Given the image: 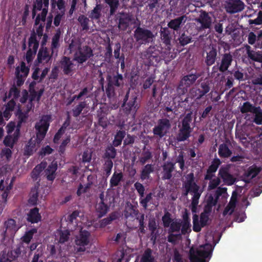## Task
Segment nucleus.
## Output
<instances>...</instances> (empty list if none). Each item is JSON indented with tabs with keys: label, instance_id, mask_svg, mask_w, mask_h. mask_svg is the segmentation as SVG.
Here are the masks:
<instances>
[{
	"label": "nucleus",
	"instance_id": "obj_1",
	"mask_svg": "<svg viewBox=\"0 0 262 262\" xmlns=\"http://www.w3.org/2000/svg\"><path fill=\"white\" fill-rule=\"evenodd\" d=\"M192 112L187 113L178 125L179 130L176 136V139L178 142L186 141L191 136V134L193 130V127H191V123L192 121Z\"/></svg>",
	"mask_w": 262,
	"mask_h": 262
},
{
	"label": "nucleus",
	"instance_id": "obj_2",
	"mask_svg": "<svg viewBox=\"0 0 262 262\" xmlns=\"http://www.w3.org/2000/svg\"><path fill=\"white\" fill-rule=\"evenodd\" d=\"M107 84L105 93L108 98H111L115 95V87L119 88L123 84V77L121 74L117 71L116 74H108L106 76Z\"/></svg>",
	"mask_w": 262,
	"mask_h": 262
},
{
	"label": "nucleus",
	"instance_id": "obj_3",
	"mask_svg": "<svg viewBox=\"0 0 262 262\" xmlns=\"http://www.w3.org/2000/svg\"><path fill=\"white\" fill-rule=\"evenodd\" d=\"M204 249L194 250L192 248L190 250L189 259L190 262H208L206 258H210L212 255V247L210 244L204 246Z\"/></svg>",
	"mask_w": 262,
	"mask_h": 262
},
{
	"label": "nucleus",
	"instance_id": "obj_4",
	"mask_svg": "<svg viewBox=\"0 0 262 262\" xmlns=\"http://www.w3.org/2000/svg\"><path fill=\"white\" fill-rule=\"evenodd\" d=\"M99 199L96 204L95 208L98 217L101 218L109 211L114 199H112L110 195H105L103 192L100 193Z\"/></svg>",
	"mask_w": 262,
	"mask_h": 262
},
{
	"label": "nucleus",
	"instance_id": "obj_5",
	"mask_svg": "<svg viewBox=\"0 0 262 262\" xmlns=\"http://www.w3.org/2000/svg\"><path fill=\"white\" fill-rule=\"evenodd\" d=\"M51 119L50 115H43L39 121L36 123L35 128L36 131V138L38 143H40L45 137L50 126Z\"/></svg>",
	"mask_w": 262,
	"mask_h": 262
},
{
	"label": "nucleus",
	"instance_id": "obj_6",
	"mask_svg": "<svg viewBox=\"0 0 262 262\" xmlns=\"http://www.w3.org/2000/svg\"><path fill=\"white\" fill-rule=\"evenodd\" d=\"M134 38L140 45H146L151 42L155 37L153 33L147 29L138 26L134 31Z\"/></svg>",
	"mask_w": 262,
	"mask_h": 262
},
{
	"label": "nucleus",
	"instance_id": "obj_7",
	"mask_svg": "<svg viewBox=\"0 0 262 262\" xmlns=\"http://www.w3.org/2000/svg\"><path fill=\"white\" fill-rule=\"evenodd\" d=\"M91 233L86 230L81 229L75 239L77 253L83 252L86 250L85 246L90 243Z\"/></svg>",
	"mask_w": 262,
	"mask_h": 262
},
{
	"label": "nucleus",
	"instance_id": "obj_8",
	"mask_svg": "<svg viewBox=\"0 0 262 262\" xmlns=\"http://www.w3.org/2000/svg\"><path fill=\"white\" fill-rule=\"evenodd\" d=\"M199 74H190L184 76L180 80L177 88V92L179 95H184L187 92L188 88L192 85L200 77Z\"/></svg>",
	"mask_w": 262,
	"mask_h": 262
},
{
	"label": "nucleus",
	"instance_id": "obj_9",
	"mask_svg": "<svg viewBox=\"0 0 262 262\" xmlns=\"http://www.w3.org/2000/svg\"><path fill=\"white\" fill-rule=\"evenodd\" d=\"M28 46L29 49L26 53L25 59L27 63H29L33 60L39 47V41L37 39L34 31L31 33L28 40Z\"/></svg>",
	"mask_w": 262,
	"mask_h": 262
},
{
	"label": "nucleus",
	"instance_id": "obj_10",
	"mask_svg": "<svg viewBox=\"0 0 262 262\" xmlns=\"http://www.w3.org/2000/svg\"><path fill=\"white\" fill-rule=\"evenodd\" d=\"M171 127L169 120L167 118L160 119L158 121L157 125L152 129V133L159 139L162 138L168 132Z\"/></svg>",
	"mask_w": 262,
	"mask_h": 262
},
{
	"label": "nucleus",
	"instance_id": "obj_11",
	"mask_svg": "<svg viewBox=\"0 0 262 262\" xmlns=\"http://www.w3.org/2000/svg\"><path fill=\"white\" fill-rule=\"evenodd\" d=\"M93 56V50L90 47L86 45L78 48V51L74 55V59L79 64H82Z\"/></svg>",
	"mask_w": 262,
	"mask_h": 262
},
{
	"label": "nucleus",
	"instance_id": "obj_12",
	"mask_svg": "<svg viewBox=\"0 0 262 262\" xmlns=\"http://www.w3.org/2000/svg\"><path fill=\"white\" fill-rule=\"evenodd\" d=\"M186 180L183 183V187L184 192L183 196H187L189 193H192L199 191L200 186L195 182L194 173L190 172L187 174L186 177Z\"/></svg>",
	"mask_w": 262,
	"mask_h": 262
},
{
	"label": "nucleus",
	"instance_id": "obj_13",
	"mask_svg": "<svg viewBox=\"0 0 262 262\" xmlns=\"http://www.w3.org/2000/svg\"><path fill=\"white\" fill-rule=\"evenodd\" d=\"M130 91L128 90L125 95L122 107L126 114H129L132 111L135 113L137 111L139 107L138 104H136L137 100V96L135 95L129 96Z\"/></svg>",
	"mask_w": 262,
	"mask_h": 262
},
{
	"label": "nucleus",
	"instance_id": "obj_14",
	"mask_svg": "<svg viewBox=\"0 0 262 262\" xmlns=\"http://www.w3.org/2000/svg\"><path fill=\"white\" fill-rule=\"evenodd\" d=\"M230 166L229 165H225L221 167L219 169L218 176L223 180V182L227 185H233L235 182V178L230 173Z\"/></svg>",
	"mask_w": 262,
	"mask_h": 262
},
{
	"label": "nucleus",
	"instance_id": "obj_15",
	"mask_svg": "<svg viewBox=\"0 0 262 262\" xmlns=\"http://www.w3.org/2000/svg\"><path fill=\"white\" fill-rule=\"evenodd\" d=\"M115 17L118 28L121 31L126 30L132 20V15L123 12L117 14Z\"/></svg>",
	"mask_w": 262,
	"mask_h": 262
},
{
	"label": "nucleus",
	"instance_id": "obj_16",
	"mask_svg": "<svg viewBox=\"0 0 262 262\" xmlns=\"http://www.w3.org/2000/svg\"><path fill=\"white\" fill-rule=\"evenodd\" d=\"M206 54L204 62L207 67L214 64L217 59V50L215 45H210L205 50Z\"/></svg>",
	"mask_w": 262,
	"mask_h": 262
},
{
	"label": "nucleus",
	"instance_id": "obj_17",
	"mask_svg": "<svg viewBox=\"0 0 262 262\" xmlns=\"http://www.w3.org/2000/svg\"><path fill=\"white\" fill-rule=\"evenodd\" d=\"M233 61V56L230 52L222 54L219 60L216 62L217 65L220 66V72L224 73L228 71Z\"/></svg>",
	"mask_w": 262,
	"mask_h": 262
},
{
	"label": "nucleus",
	"instance_id": "obj_18",
	"mask_svg": "<svg viewBox=\"0 0 262 262\" xmlns=\"http://www.w3.org/2000/svg\"><path fill=\"white\" fill-rule=\"evenodd\" d=\"M193 230L199 232L202 228L206 226L209 221V215L201 213L200 214V221L199 223V216L196 214L193 215Z\"/></svg>",
	"mask_w": 262,
	"mask_h": 262
},
{
	"label": "nucleus",
	"instance_id": "obj_19",
	"mask_svg": "<svg viewBox=\"0 0 262 262\" xmlns=\"http://www.w3.org/2000/svg\"><path fill=\"white\" fill-rule=\"evenodd\" d=\"M196 21L201 25L199 27V31L210 29L212 20L208 13L206 11H202L199 17L196 19Z\"/></svg>",
	"mask_w": 262,
	"mask_h": 262
},
{
	"label": "nucleus",
	"instance_id": "obj_20",
	"mask_svg": "<svg viewBox=\"0 0 262 262\" xmlns=\"http://www.w3.org/2000/svg\"><path fill=\"white\" fill-rule=\"evenodd\" d=\"M245 4L241 0H228L226 2L225 9L230 14H234L244 10Z\"/></svg>",
	"mask_w": 262,
	"mask_h": 262
},
{
	"label": "nucleus",
	"instance_id": "obj_21",
	"mask_svg": "<svg viewBox=\"0 0 262 262\" xmlns=\"http://www.w3.org/2000/svg\"><path fill=\"white\" fill-rule=\"evenodd\" d=\"M60 68L64 75H70L73 72L74 63L70 58L63 56L60 61Z\"/></svg>",
	"mask_w": 262,
	"mask_h": 262
},
{
	"label": "nucleus",
	"instance_id": "obj_22",
	"mask_svg": "<svg viewBox=\"0 0 262 262\" xmlns=\"http://www.w3.org/2000/svg\"><path fill=\"white\" fill-rule=\"evenodd\" d=\"M54 54L49 53L48 49L46 47H41L39 50L37 56V61L39 63L43 62L48 63L52 59Z\"/></svg>",
	"mask_w": 262,
	"mask_h": 262
},
{
	"label": "nucleus",
	"instance_id": "obj_23",
	"mask_svg": "<svg viewBox=\"0 0 262 262\" xmlns=\"http://www.w3.org/2000/svg\"><path fill=\"white\" fill-rule=\"evenodd\" d=\"M186 16L185 15H183L170 20L168 23L167 26L168 28L177 31L186 23Z\"/></svg>",
	"mask_w": 262,
	"mask_h": 262
},
{
	"label": "nucleus",
	"instance_id": "obj_24",
	"mask_svg": "<svg viewBox=\"0 0 262 262\" xmlns=\"http://www.w3.org/2000/svg\"><path fill=\"white\" fill-rule=\"evenodd\" d=\"M175 168V163L167 162L162 166L163 171L162 179L163 180H170L172 176V172Z\"/></svg>",
	"mask_w": 262,
	"mask_h": 262
},
{
	"label": "nucleus",
	"instance_id": "obj_25",
	"mask_svg": "<svg viewBox=\"0 0 262 262\" xmlns=\"http://www.w3.org/2000/svg\"><path fill=\"white\" fill-rule=\"evenodd\" d=\"M61 32L60 29H58L52 38L51 50L52 52V54L55 53L56 55H57L58 49L60 46V39L61 37Z\"/></svg>",
	"mask_w": 262,
	"mask_h": 262
},
{
	"label": "nucleus",
	"instance_id": "obj_26",
	"mask_svg": "<svg viewBox=\"0 0 262 262\" xmlns=\"http://www.w3.org/2000/svg\"><path fill=\"white\" fill-rule=\"evenodd\" d=\"M39 209L37 207L31 209L27 214V221L32 224L37 223L41 220V216L39 212Z\"/></svg>",
	"mask_w": 262,
	"mask_h": 262
},
{
	"label": "nucleus",
	"instance_id": "obj_27",
	"mask_svg": "<svg viewBox=\"0 0 262 262\" xmlns=\"http://www.w3.org/2000/svg\"><path fill=\"white\" fill-rule=\"evenodd\" d=\"M39 185H40L38 182L37 184L35 185V186L31 190L28 200V203L30 205L35 206L37 204L39 196Z\"/></svg>",
	"mask_w": 262,
	"mask_h": 262
},
{
	"label": "nucleus",
	"instance_id": "obj_28",
	"mask_svg": "<svg viewBox=\"0 0 262 262\" xmlns=\"http://www.w3.org/2000/svg\"><path fill=\"white\" fill-rule=\"evenodd\" d=\"M40 143H38L36 138L33 140L30 139L24 148V154L25 156H30L36 150V146H38Z\"/></svg>",
	"mask_w": 262,
	"mask_h": 262
},
{
	"label": "nucleus",
	"instance_id": "obj_29",
	"mask_svg": "<svg viewBox=\"0 0 262 262\" xmlns=\"http://www.w3.org/2000/svg\"><path fill=\"white\" fill-rule=\"evenodd\" d=\"M57 162H52L49 165L45 172L47 177V179L50 181H53L55 179V172L57 169Z\"/></svg>",
	"mask_w": 262,
	"mask_h": 262
},
{
	"label": "nucleus",
	"instance_id": "obj_30",
	"mask_svg": "<svg viewBox=\"0 0 262 262\" xmlns=\"http://www.w3.org/2000/svg\"><path fill=\"white\" fill-rule=\"evenodd\" d=\"M160 35L163 42L167 48L170 50L171 40L170 31L167 28H162L160 31Z\"/></svg>",
	"mask_w": 262,
	"mask_h": 262
},
{
	"label": "nucleus",
	"instance_id": "obj_31",
	"mask_svg": "<svg viewBox=\"0 0 262 262\" xmlns=\"http://www.w3.org/2000/svg\"><path fill=\"white\" fill-rule=\"evenodd\" d=\"M144 56L150 62L159 59V51L154 46L149 47L145 51Z\"/></svg>",
	"mask_w": 262,
	"mask_h": 262
},
{
	"label": "nucleus",
	"instance_id": "obj_32",
	"mask_svg": "<svg viewBox=\"0 0 262 262\" xmlns=\"http://www.w3.org/2000/svg\"><path fill=\"white\" fill-rule=\"evenodd\" d=\"M210 90L209 84L207 82H202L200 84V88L196 90L195 96L196 99L200 100L204 95L208 93Z\"/></svg>",
	"mask_w": 262,
	"mask_h": 262
},
{
	"label": "nucleus",
	"instance_id": "obj_33",
	"mask_svg": "<svg viewBox=\"0 0 262 262\" xmlns=\"http://www.w3.org/2000/svg\"><path fill=\"white\" fill-rule=\"evenodd\" d=\"M123 180V174L122 172L115 171L110 181V186L114 188L118 186Z\"/></svg>",
	"mask_w": 262,
	"mask_h": 262
},
{
	"label": "nucleus",
	"instance_id": "obj_34",
	"mask_svg": "<svg viewBox=\"0 0 262 262\" xmlns=\"http://www.w3.org/2000/svg\"><path fill=\"white\" fill-rule=\"evenodd\" d=\"M245 48L248 58L254 61H260L262 56L259 52H256L251 49L249 45H246Z\"/></svg>",
	"mask_w": 262,
	"mask_h": 262
},
{
	"label": "nucleus",
	"instance_id": "obj_35",
	"mask_svg": "<svg viewBox=\"0 0 262 262\" xmlns=\"http://www.w3.org/2000/svg\"><path fill=\"white\" fill-rule=\"evenodd\" d=\"M152 253V249L149 248H146L141 256L140 262H155V258Z\"/></svg>",
	"mask_w": 262,
	"mask_h": 262
},
{
	"label": "nucleus",
	"instance_id": "obj_36",
	"mask_svg": "<svg viewBox=\"0 0 262 262\" xmlns=\"http://www.w3.org/2000/svg\"><path fill=\"white\" fill-rule=\"evenodd\" d=\"M102 8L101 4H97L92 10L89 12V17L92 20H99L101 16Z\"/></svg>",
	"mask_w": 262,
	"mask_h": 262
},
{
	"label": "nucleus",
	"instance_id": "obj_37",
	"mask_svg": "<svg viewBox=\"0 0 262 262\" xmlns=\"http://www.w3.org/2000/svg\"><path fill=\"white\" fill-rule=\"evenodd\" d=\"M260 110V107H255L249 102L247 101L243 103L240 111L242 114L247 113H257Z\"/></svg>",
	"mask_w": 262,
	"mask_h": 262
},
{
	"label": "nucleus",
	"instance_id": "obj_38",
	"mask_svg": "<svg viewBox=\"0 0 262 262\" xmlns=\"http://www.w3.org/2000/svg\"><path fill=\"white\" fill-rule=\"evenodd\" d=\"M154 170L153 165L152 164H147L145 165L141 171L140 179L144 181L147 180L150 177V174Z\"/></svg>",
	"mask_w": 262,
	"mask_h": 262
},
{
	"label": "nucleus",
	"instance_id": "obj_39",
	"mask_svg": "<svg viewBox=\"0 0 262 262\" xmlns=\"http://www.w3.org/2000/svg\"><path fill=\"white\" fill-rule=\"evenodd\" d=\"M218 154L221 158H228L232 155V151L229 148L228 145L225 143L220 145Z\"/></svg>",
	"mask_w": 262,
	"mask_h": 262
},
{
	"label": "nucleus",
	"instance_id": "obj_40",
	"mask_svg": "<svg viewBox=\"0 0 262 262\" xmlns=\"http://www.w3.org/2000/svg\"><path fill=\"white\" fill-rule=\"evenodd\" d=\"M87 106L85 101H80L72 110V113L73 117H78L81 114L83 110Z\"/></svg>",
	"mask_w": 262,
	"mask_h": 262
},
{
	"label": "nucleus",
	"instance_id": "obj_41",
	"mask_svg": "<svg viewBox=\"0 0 262 262\" xmlns=\"http://www.w3.org/2000/svg\"><path fill=\"white\" fill-rule=\"evenodd\" d=\"M193 194L191 203V210L192 213H196L197 207L199 204V200L202 193V191H198L192 192Z\"/></svg>",
	"mask_w": 262,
	"mask_h": 262
},
{
	"label": "nucleus",
	"instance_id": "obj_42",
	"mask_svg": "<svg viewBox=\"0 0 262 262\" xmlns=\"http://www.w3.org/2000/svg\"><path fill=\"white\" fill-rule=\"evenodd\" d=\"M117 214L116 212H112L108 217L99 221L100 227L104 228L107 225L111 224L113 221L117 219Z\"/></svg>",
	"mask_w": 262,
	"mask_h": 262
},
{
	"label": "nucleus",
	"instance_id": "obj_43",
	"mask_svg": "<svg viewBox=\"0 0 262 262\" xmlns=\"http://www.w3.org/2000/svg\"><path fill=\"white\" fill-rule=\"evenodd\" d=\"M4 227L6 230L11 234H13L17 230L16 222L14 219H9L4 223Z\"/></svg>",
	"mask_w": 262,
	"mask_h": 262
},
{
	"label": "nucleus",
	"instance_id": "obj_44",
	"mask_svg": "<svg viewBox=\"0 0 262 262\" xmlns=\"http://www.w3.org/2000/svg\"><path fill=\"white\" fill-rule=\"evenodd\" d=\"M125 135L126 133L124 130H119L117 131L113 141V146L115 147L120 146L121 144L122 140L124 138Z\"/></svg>",
	"mask_w": 262,
	"mask_h": 262
},
{
	"label": "nucleus",
	"instance_id": "obj_45",
	"mask_svg": "<svg viewBox=\"0 0 262 262\" xmlns=\"http://www.w3.org/2000/svg\"><path fill=\"white\" fill-rule=\"evenodd\" d=\"M104 2L107 4L110 8L109 12L110 15H114L119 6V0H104Z\"/></svg>",
	"mask_w": 262,
	"mask_h": 262
},
{
	"label": "nucleus",
	"instance_id": "obj_46",
	"mask_svg": "<svg viewBox=\"0 0 262 262\" xmlns=\"http://www.w3.org/2000/svg\"><path fill=\"white\" fill-rule=\"evenodd\" d=\"M21 251L19 247H17L14 250H11L8 252L7 257L6 258L5 262H11L12 260H15L20 254Z\"/></svg>",
	"mask_w": 262,
	"mask_h": 262
},
{
	"label": "nucleus",
	"instance_id": "obj_47",
	"mask_svg": "<svg viewBox=\"0 0 262 262\" xmlns=\"http://www.w3.org/2000/svg\"><path fill=\"white\" fill-rule=\"evenodd\" d=\"M78 21L82 27V31H88L89 30V24L90 20L89 18H88L84 15L81 14L79 16L78 18Z\"/></svg>",
	"mask_w": 262,
	"mask_h": 262
},
{
	"label": "nucleus",
	"instance_id": "obj_48",
	"mask_svg": "<svg viewBox=\"0 0 262 262\" xmlns=\"http://www.w3.org/2000/svg\"><path fill=\"white\" fill-rule=\"evenodd\" d=\"M115 146L112 145L107 146L105 152L104 153V156L108 159H114L117 155L116 149L114 147Z\"/></svg>",
	"mask_w": 262,
	"mask_h": 262
},
{
	"label": "nucleus",
	"instance_id": "obj_49",
	"mask_svg": "<svg viewBox=\"0 0 262 262\" xmlns=\"http://www.w3.org/2000/svg\"><path fill=\"white\" fill-rule=\"evenodd\" d=\"M48 12V7H44L41 13L38 14L36 17L34 23L35 26L38 25L40 21L44 22L46 20Z\"/></svg>",
	"mask_w": 262,
	"mask_h": 262
},
{
	"label": "nucleus",
	"instance_id": "obj_50",
	"mask_svg": "<svg viewBox=\"0 0 262 262\" xmlns=\"http://www.w3.org/2000/svg\"><path fill=\"white\" fill-rule=\"evenodd\" d=\"M261 171V168L253 165L248 169L246 172V176L251 178H255Z\"/></svg>",
	"mask_w": 262,
	"mask_h": 262
},
{
	"label": "nucleus",
	"instance_id": "obj_51",
	"mask_svg": "<svg viewBox=\"0 0 262 262\" xmlns=\"http://www.w3.org/2000/svg\"><path fill=\"white\" fill-rule=\"evenodd\" d=\"M36 232L37 229L35 228L31 229V230L26 232L24 235L21 238L22 241L24 243L28 244L32 239L34 234Z\"/></svg>",
	"mask_w": 262,
	"mask_h": 262
},
{
	"label": "nucleus",
	"instance_id": "obj_52",
	"mask_svg": "<svg viewBox=\"0 0 262 262\" xmlns=\"http://www.w3.org/2000/svg\"><path fill=\"white\" fill-rule=\"evenodd\" d=\"M221 163L222 162L219 158H215L212 160L207 170H208L209 172L215 173Z\"/></svg>",
	"mask_w": 262,
	"mask_h": 262
},
{
	"label": "nucleus",
	"instance_id": "obj_53",
	"mask_svg": "<svg viewBox=\"0 0 262 262\" xmlns=\"http://www.w3.org/2000/svg\"><path fill=\"white\" fill-rule=\"evenodd\" d=\"M153 193L150 192L146 194L145 197L139 198V202L141 205L145 209L148 206V203L152 199Z\"/></svg>",
	"mask_w": 262,
	"mask_h": 262
},
{
	"label": "nucleus",
	"instance_id": "obj_54",
	"mask_svg": "<svg viewBox=\"0 0 262 262\" xmlns=\"http://www.w3.org/2000/svg\"><path fill=\"white\" fill-rule=\"evenodd\" d=\"M152 158V154L149 150H147L143 151L141 157L139 158V161L142 165L145 164L148 160L151 159Z\"/></svg>",
	"mask_w": 262,
	"mask_h": 262
},
{
	"label": "nucleus",
	"instance_id": "obj_55",
	"mask_svg": "<svg viewBox=\"0 0 262 262\" xmlns=\"http://www.w3.org/2000/svg\"><path fill=\"white\" fill-rule=\"evenodd\" d=\"M139 212L138 210L135 209L133 206L129 208L128 209L124 211V216L125 218L128 219L129 217L134 218L136 217L139 214Z\"/></svg>",
	"mask_w": 262,
	"mask_h": 262
},
{
	"label": "nucleus",
	"instance_id": "obj_56",
	"mask_svg": "<svg viewBox=\"0 0 262 262\" xmlns=\"http://www.w3.org/2000/svg\"><path fill=\"white\" fill-rule=\"evenodd\" d=\"M113 166V162L111 159H107L105 161L104 164V171L105 176L108 177L111 173L112 169Z\"/></svg>",
	"mask_w": 262,
	"mask_h": 262
},
{
	"label": "nucleus",
	"instance_id": "obj_57",
	"mask_svg": "<svg viewBox=\"0 0 262 262\" xmlns=\"http://www.w3.org/2000/svg\"><path fill=\"white\" fill-rule=\"evenodd\" d=\"M192 37L190 35H186L183 33L179 37V43L182 46H184L191 41Z\"/></svg>",
	"mask_w": 262,
	"mask_h": 262
},
{
	"label": "nucleus",
	"instance_id": "obj_58",
	"mask_svg": "<svg viewBox=\"0 0 262 262\" xmlns=\"http://www.w3.org/2000/svg\"><path fill=\"white\" fill-rule=\"evenodd\" d=\"M15 75L16 77V85L18 86H21L24 82L25 78L24 75L20 74L19 67H17L15 69Z\"/></svg>",
	"mask_w": 262,
	"mask_h": 262
},
{
	"label": "nucleus",
	"instance_id": "obj_59",
	"mask_svg": "<svg viewBox=\"0 0 262 262\" xmlns=\"http://www.w3.org/2000/svg\"><path fill=\"white\" fill-rule=\"evenodd\" d=\"M162 221L165 228L169 227L171 223L173 222L171 217V214L168 212H165L162 217Z\"/></svg>",
	"mask_w": 262,
	"mask_h": 262
},
{
	"label": "nucleus",
	"instance_id": "obj_60",
	"mask_svg": "<svg viewBox=\"0 0 262 262\" xmlns=\"http://www.w3.org/2000/svg\"><path fill=\"white\" fill-rule=\"evenodd\" d=\"M181 227V224L180 222V220L179 221H173L170 225L169 226V229L168 231L170 232H179L180 231Z\"/></svg>",
	"mask_w": 262,
	"mask_h": 262
},
{
	"label": "nucleus",
	"instance_id": "obj_61",
	"mask_svg": "<svg viewBox=\"0 0 262 262\" xmlns=\"http://www.w3.org/2000/svg\"><path fill=\"white\" fill-rule=\"evenodd\" d=\"M236 137L239 138L241 142L243 144V145L245 146H247L249 144V141L247 138V134L243 132H236Z\"/></svg>",
	"mask_w": 262,
	"mask_h": 262
},
{
	"label": "nucleus",
	"instance_id": "obj_62",
	"mask_svg": "<svg viewBox=\"0 0 262 262\" xmlns=\"http://www.w3.org/2000/svg\"><path fill=\"white\" fill-rule=\"evenodd\" d=\"M181 238V234L180 233L173 234V232H170L168 231V235L167 236V240L169 243L172 244H176L177 241Z\"/></svg>",
	"mask_w": 262,
	"mask_h": 262
},
{
	"label": "nucleus",
	"instance_id": "obj_63",
	"mask_svg": "<svg viewBox=\"0 0 262 262\" xmlns=\"http://www.w3.org/2000/svg\"><path fill=\"white\" fill-rule=\"evenodd\" d=\"M98 118L99 125L102 127L103 128H105L107 126V119L105 114L100 113L98 114Z\"/></svg>",
	"mask_w": 262,
	"mask_h": 262
},
{
	"label": "nucleus",
	"instance_id": "obj_64",
	"mask_svg": "<svg viewBox=\"0 0 262 262\" xmlns=\"http://www.w3.org/2000/svg\"><path fill=\"white\" fill-rule=\"evenodd\" d=\"M70 232L68 230L60 231L59 232V242L63 244L67 242L69 239Z\"/></svg>",
	"mask_w": 262,
	"mask_h": 262
}]
</instances>
